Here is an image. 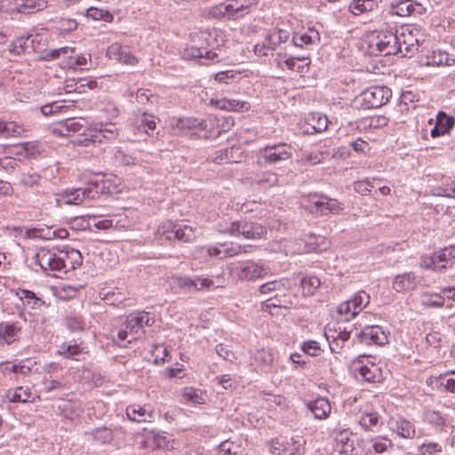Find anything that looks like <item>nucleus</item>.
I'll return each instance as SVG.
<instances>
[{
    "instance_id": "4d7b16f0",
    "label": "nucleus",
    "mask_w": 455,
    "mask_h": 455,
    "mask_svg": "<svg viewBox=\"0 0 455 455\" xmlns=\"http://www.w3.org/2000/svg\"><path fill=\"white\" fill-rule=\"evenodd\" d=\"M243 2H248V0H235L229 4H222L221 8H223L224 11H221V12L232 18L241 17L243 15Z\"/></svg>"
},
{
    "instance_id": "412c9836",
    "label": "nucleus",
    "mask_w": 455,
    "mask_h": 455,
    "mask_svg": "<svg viewBox=\"0 0 455 455\" xmlns=\"http://www.w3.org/2000/svg\"><path fill=\"white\" fill-rule=\"evenodd\" d=\"M206 122L208 128L205 130L204 136L207 138L218 137L222 132H228L235 124L234 118L231 116H210Z\"/></svg>"
},
{
    "instance_id": "bf43d9fd",
    "label": "nucleus",
    "mask_w": 455,
    "mask_h": 455,
    "mask_svg": "<svg viewBox=\"0 0 455 455\" xmlns=\"http://www.w3.org/2000/svg\"><path fill=\"white\" fill-rule=\"evenodd\" d=\"M44 391L51 393L57 390H62L67 387V384L60 379H55L52 376L44 375L42 380Z\"/></svg>"
},
{
    "instance_id": "69168bd1",
    "label": "nucleus",
    "mask_w": 455,
    "mask_h": 455,
    "mask_svg": "<svg viewBox=\"0 0 455 455\" xmlns=\"http://www.w3.org/2000/svg\"><path fill=\"white\" fill-rule=\"evenodd\" d=\"M136 100L139 104H156L158 96L148 89H139L136 92Z\"/></svg>"
},
{
    "instance_id": "cd10ccee",
    "label": "nucleus",
    "mask_w": 455,
    "mask_h": 455,
    "mask_svg": "<svg viewBox=\"0 0 455 455\" xmlns=\"http://www.w3.org/2000/svg\"><path fill=\"white\" fill-rule=\"evenodd\" d=\"M21 325L19 322L0 323V344L11 345L19 339Z\"/></svg>"
},
{
    "instance_id": "f257e3e1",
    "label": "nucleus",
    "mask_w": 455,
    "mask_h": 455,
    "mask_svg": "<svg viewBox=\"0 0 455 455\" xmlns=\"http://www.w3.org/2000/svg\"><path fill=\"white\" fill-rule=\"evenodd\" d=\"M35 263L48 275L59 277L82 265L83 257L76 249H67L59 251L41 248L35 255Z\"/></svg>"
},
{
    "instance_id": "7c9ffc66",
    "label": "nucleus",
    "mask_w": 455,
    "mask_h": 455,
    "mask_svg": "<svg viewBox=\"0 0 455 455\" xmlns=\"http://www.w3.org/2000/svg\"><path fill=\"white\" fill-rule=\"evenodd\" d=\"M307 408L317 419H325L331 411L329 400L325 397H318L307 403Z\"/></svg>"
},
{
    "instance_id": "052dcab7",
    "label": "nucleus",
    "mask_w": 455,
    "mask_h": 455,
    "mask_svg": "<svg viewBox=\"0 0 455 455\" xmlns=\"http://www.w3.org/2000/svg\"><path fill=\"white\" fill-rule=\"evenodd\" d=\"M179 126L181 129H199L200 131H204L205 132V130L208 128V123L206 120H198L196 118H184L180 119L179 121Z\"/></svg>"
},
{
    "instance_id": "423d86ee",
    "label": "nucleus",
    "mask_w": 455,
    "mask_h": 455,
    "mask_svg": "<svg viewBox=\"0 0 455 455\" xmlns=\"http://www.w3.org/2000/svg\"><path fill=\"white\" fill-rule=\"evenodd\" d=\"M228 269L234 279L240 281H252L267 276L270 273L268 266L252 260L232 262Z\"/></svg>"
},
{
    "instance_id": "c85d7f7f",
    "label": "nucleus",
    "mask_w": 455,
    "mask_h": 455,
    "mask_svg": "<svg viewBox=\"0 0 455 455\" xmlns=\"http://www.w3.org/2000/svg\"><path fill=\"white\" fill-rule=\"evenodd\" d=\"M107 55L110 60H116L126 65H135L138 59L127 52L118 44H111L107 51Z\"/></svg>"
},
{
    "instance_id": "5701e85b",
    "label": "nucleus",
    "mask_w": 455,
    "mask_h": 455,
    "mask_svg": "<svg viewBox=\"0 0 455 455\" xmlns=\"http://www.w3.org/2000/svg\"><path fill=\"white\" fill-rule=\"evenodd\" d=\"M356 335L365 344L383 345L387 342V334L379 325H365Z\"/></svg>"
},
{
    "instance_id": "c9c22d12",
    "label": "nucleus",
    "mask_w": 455,
    "mask_h": 455,
    "mask_svg": "<svg viewBox=\"0 0 455 455\" xmlns=\"http://www.w3.org/2000/svg\"><path fill=\"white\" fill-rule=\"evenodd\" d=\"M47 0H16V8L20 12L34 13L45 9Z\"/></svg>"
},
{
    "instance_id": "20e7f679",
    "label": "nucleus",
    "mask_w": 455,
    "mask_h": 455,
    "mask_svg": "<svg viewBox=\"0 0 455 455\" xmlns=\"http://www.w3.org/2000/svg\"><path fill=\"white\" fill-rule=\"evenodd\" d=\"M397 36L393 30H380L370 36L363 44L365 52L371 56L399 54Z\"/></svg>"
},
{
    "instance_id": "864d4df0",
    "label": "nucleus",
    "mask_w": 455,
    "mask_h": 455,
    "mask_svg": "<svg viewBox=\"0 0 455 455\" xmlns=\"http://www.w3.org/2000/svg\"><path fill=\"white\" fill-rule=\"evenodd\" d=\"M7 397L12 403H28L32 398V393L28 387H19L14 391H9Z\"/></svg>"
},
{
    "instance_id": "13d9d810",
    "label": "nucleus",
    "mask_w": 455,
    "mask_h": 455,
    "mask_svg": "<svg viewBox=\"0 0 455 455\" xmlns=\"http://www.w3.org/2000/svg\"><path fill=\"white\" fill-rule=\"evenodd\" d=\"M149 437L152 438L155 448L157 449H170L172 446L170 445V439L168 434L165 432H160L156 430H151L149 432Z\"/></svg>"
},
{
    "instance_id": "bb28decb",
    "label": "nucleus",
    "mask_w": 455,
    "mask_h": 455,
    "mask_svg": "<svg viewBox=\"0 0 455 455\" xmlns=\"http://www.w3.org/2000/svg\"><path fill=\"white\" fill-rule=\"evenodd\" d=\"M127 418L135 422H152L155 419L154 410L150 406L131 404L126 408Z\"/></svg>"
},
{
    "instance_id": "49530a36",
    "label": "nucleus",
    "mask_w": 455,
    "mask_h": 455,
    "mask_svg": "<svg viewBox=\"0 0 455 455\" xmlns=\"http://www.w3.org/2000/svg\"><path fill=\"white\" fill-rule=\"evenodd\" d=\"M87 435H92V439L100 444H109L114 439L113 430L107 427H96Z\"/></svg>"
},
{
    "instance_id": "58836bf2",
    "label": "nucleus",
    "mask_w": 455,
    "mask_h": 455,
    "mask_svg": "<svg viewBox=\"0 0 455 455\" xmlns=\"http://www.w3.org/2000/svg\"><path fill=\"white\" fill-rule=\"evenodd\" d=\"M206 395L201 389L186 387L181 390V401L185 403L203 404Z\"/></svg>"
},
{
    "instance_id": "9b49d317",
    "label": "nucleus",
    "mask_w": 455,
    "mask_h": 455,
    "mask_svg": "<svg viewBox=\"0 0 455 455\" xmlns=\"http://www.w3.org/2000/svg\"><path fill=\"white\" fill-rule=\"evenodd\" d=\"M169 284L172 289H184L187 291H199L202 290H209L214 287L213 281L207 276H194L192 278L187 276L173 275L169 279Z\"/></svg>"
},
{
    "instance_id": "6e6552de",
    "label": "nucleus",
    "mask_w": 455,
    "mask_h": 455,
    "mask_svg": "<svg viewBox=\"0 0 455 455\" xmlns=\"http://www.w3.org/2000/svg\"><path fill=\"white\" fill-rule=\"evenodd\" d=\"M392 92L386 86H372L364 90L357 98L360 107L365 109L377 108L388 102Z\"/></svg>"
},
{
    "instance_id": "f3484780",
    "label": "nucleus",
    "mask_w": 455,
    "mask_h": 455,
    "mask_svg": "<svg viewBox=\"0 0 455 455\" xmlns=\"http://www.w3.org/2000/svg\"><path fill=\"white\" fill-rule=\"evenodd\" d=\"M159 232H161L163 235H165L168 240L174 237L184 243L192 242L196 237L195 230L187 224H173L169 222L163 225Z\"/></svg>"
},
{
    "instance_id": "3c124183",
    "label": "nucleus",
    "mask_w": 455,
    "mask_h": 455,
    "mask_svg": "<svg viewBox=\"0 0 455 455\" xmlns=\"http://www.w3.org/2000/svg\"><path fill=\"white\" fill-rule=\"evenodd\" d=\"M135 124L139 130H142L146 133H149L150 131H154L156 129V117L147 112H143L137 116Z\"/></svg>"
},
{
    "instance_id": "37998d69",
    "label": "nucleus",
    "mask_w": 455,
    "mask_h": 455,
    "mask_svg": "<svg viewBox=\"0 0 455 455\" xmlns=\"http://www.w3.org/2000/svg\"><path fill=\"white\" fill-rule=\"evenodd\" d=\"M234 151H239V147L232 146L229 148L220 149L215 152L212 162L218 164L240 162L239 156H229V153H233Z\"/></svg>"
},
{
    "instance_id": "e2e57ef3",
    "label": "nucleus",
    "mask_w": 455,
    "mask_h": 455,
    "mask_svg": "<svg viewBox=\"0 0 455 455\" xmlns=\"http://www.w3.org/2000/svg\"><path fill=\"white\" fill-rule=\"evenodd\" d=\"M81 353L82 349L76 344L63 343L58 350L59 355L64 356L65 358L73 360H78L76 356H78Z\"/></svg>"
},
{
    "instance_id": "f03ea898",
    "label": "nucleus",
    "mask_w": 455,
    "mask_h": 455,
    "mask_svg": "<svg viewBox=\"0 0 455 455\" xmlns=\"http://www.w3.org/2000/svg\"><path fill=\"white\" fill-rule=\"evenodd\" d=\"M224 44L222 31L213 29L203 31L197 36V40L193 39V44L183 50L182 57L186 60L204 59V64L219 61V55L213 50Z\"/></svg>"
},
{
    "instance_id": "f8f14e48",
    "label": "nucleus",
    "mask_w": 455,
    "mask_h": 455,
    "mask_svg": "<svg viewBox=\"0 0 455 455\" xmlns=\"http://www.w3.org/2000/svg\"><path fill=\"white\" fill-rule=\"evenodd\" d=\"M370 303V295L364 291H359L354 296L342 303L337 308L345 320L349 321L359 314Z\"/></svg>"
},
{
    "instance_id": "1a4fd4ad",
    "label": "nucleus",
    "mask_w": 455,
    "mask_h": 455,
    "mask_svg": "<svg viewBox=\"0 0 455 455\" xmlns=\"http://www.w3.org/2000/svg\"><path fill=\"white\" fill-rule=\"evenodd\" d=\"M84 139L77 143L81 146L87 147L90 144L102 143L104 140H113L118 136V129L114 124L97 125L95 128L88 129L83 132Z\"/></svg>"
},
{
    "instance_id": "09e8293b",
    "label": "nucleus",
    "mask_w": 455,
    "mask_h": 455,
    "mask_svg": "<svg viewBox=\"0 0 455 455\" xmlns=\"http://www.w3.org/2000/svg\"><path fill=\"white\" fill-rule=\"evenodd\" d=\"M320 285L321 281L315 275L304 276L300 281L303 296H313Z\"/></svg>"
},
{
    "instance_id": "2f4dec72",
    "label": "nucleus",
    "mask_w": 455,
    "mask_h": 455,
    "mask_svg": "<svg viewBox=\"0 0 455 455\" xmlns=\"http://www.w3.org/2000/svg\"><path fill=\"white\" fill-rule=\"evenodd\" d=\"M35 38L32 36H20L14 40L9 46L10 52L15 56L29 52L36 51L34 46Z\"/></svg>"
},
{
    "instance_id": "393cba45",
    "label": "nucleus",
    "mask_w": 455,
    "mask_h": 455,
    "mask_svg": "<svg viewBox=\"0 0 455 455\" xmlns=\"http://www.w3.org/2000/svg\"><path fill=\"white\" fill-rule=\"evenodd\" d=\"M420 282V276L414 272H405L395 276L392 288L397 292H406L415 290Z\"/></svg>"
},
{
    "instance_id": "0eeeda50",
    "label": "nucleus",
    "mask_w": 455,
    "mask_h": 455,
    "mask_svg": "<svg viewBox=\"0 0 455 455\" xmlns=\"http://www.w3.org/2000/svg\"><path fill=\"white\" fill-rule=\"evenodd\" d=\"M397 46L401 57H411L419 51V42L423 36L418 28L403 26L395 29Z\"/></svg>"
},
{
    "instance_id": "a211bd4d",
    "label": "nucleus",
    "mask_w": 455,
    "mask_h": 455,
    "mask_svg": "<svg viewBox=\"0 0 455 455\" xmlns=\"http://www.w3.org/2000/svg\"><path fill=\"white\" fill-rule=\"evenodd\" d=\"M387 427L403 439H413L417 434L414 423L403 416L391 417L387 421Z\"/></svg>"
},
{
    "instance_id": "680f3d73",
    "label": "nucleus",
    "mask_w": 455,
    "mask_h": 455,
    "mask_svg": "<svg viewBox=\"0 0 455 455\" xmlns=\"http://www.w3.org/2000/svg\"><path fill=\"white\" fill-rule=\"evenodd\" d=\"M437 381L444 390L455 394V371H446L439 375Z\"/></svg>"
},
{
    "instance_id": "e433bc0d",
    "label": "nucleus",
    "mask_w": 455,
    "mask_h": 455,
    "mask_svg": "<svg viewBox=\"0 0 455 455\" xmlns=\"http://www.w3.org/2000/svg\"><path fill=\"white\" fill-rule=\"evenodd\" d=\"M251 181L262 189H267L278 183V176L274 172H263L251 177Z\"/></svg>"
},
{
    "instance_id": "a18cd8bd",
    "label": "nucleus",
    "mask_w": 455,
    "mask_h": 455,
    "mask_svg": "<svg viewBox=\"0 0 455 455\" xmlns=\"http://www.w3.org/2000/svg\"><path fill=\"white\" fill-rule=\"evenodd\" d=\"M26 130L15 122L0 120V134L5 137H22Z\"/></svg>"
},
{
    "instance_id": "72a5a7b5",
    "label": "nucleus",
    "mask_w": 455,
    "mask_h": 455,
    "mask_svg": "<svg viewBox=\"0 0 455 455\" xmlns=\"http://www.w3.org/2000/svg\"><path fill=\"white\" fill-rule=\"evenodd\" d=\"M290 37L289 31L282 28H272L268 30L265 36V41L267 43V47L275 50L278 45L287 42Z\"/></svg>"
},
{
    "instance_id": "a878e982",
    "label": "nucleus",
    "mask_w": 455,
    "mask_h": 455,
    "mask_svg": "<svg viewBox=\"0 0 455 455\" xmlns=\"http://www.w3.org/2000/svg\"><path fill=\"white\" fill-rule=\"evenodd\" d=\"M455 125V118L443 111H439L435 116V126L430 131L432 138L450 134Z\"/></svg>"
},
{
    "instance_id": "aec40b11",
    "label": "nucleus",
    "mask_w": 455,
    "mask_h": 455,
    "mask_svg": "<svg viewBox=\"0 0 455 455\" xmlns=\"http://www.w3.org/2000/svg\"><path fill=\"white\" fill-rule=\"evenodd\" d=\"M289 290V282L286 279H279L267 282L259 286V292L262 296L268 297L267 307H277L275 303H268L271 299H277L278 292H284Z\"/></svg>"
},
{
    "instance_id": "8fccbe9b",
    "label": "nucleus",
    "mask_w": 455,
    "mask_h": 455,
    "mask_svg": "<svg viewBox=\"0 0 455 455\" xmlns=\"http://www.w3.org/2000/svg\"><path fill=\"white\" fill-rule=\"evenodd\" d=\"M377 6L375 0H353L349 5V10L354 15H360L374 10Z\"/></svg>"
},
{
    "instance_id": "c756f323",
    "label": "nucleus",
    "mask_w": 455,
    "mask_h": 455,
    "mask_svg": "<svg viewBox=\"0 0 455 455\" xmlns=\"http://www.w3.org/2000/svg\"><path fill=\"white\" fill-rule=\"evenodd\" d=\"M210 104L216 108L226 111H247L250 109L251 105L248 101L231 100V99H212Z\"/></svg>"
},
{
    "instance_id": "6ab92c4d",
    "label": "nucleus",
    "mask_w": 455,
    "mask_h": 455,
    "mask_svg": "<svg viewBox=\"0 0 455 455\" xmlns=\"http://www.w3.org/2000/svg\"><path fill=\"white\" fill-rule=\"evenodd\" d=\"M390 12L400 17H417L426 12V8L413 0H399L390 6Z\"/></svg>"
},
{
    "instance_id": "5fc2aeb1",
    "label": "nucleus",
    "mask_w": 455,
    "mask_h": 455,
    "mask_svg": "<svg viewBox=\"0 0 455 455\" xmlns=\"http://www.w3.org/2000/svg\"><path fill=\"white\" fill-rule=\"evenodd\" d=\"M455 60L445 52H434L428 58L427 64L432 66H451Z\"/></svg>"
},
{
    "instance_id": "603ef678",
    "label": "nucleus",
    "mask_w": 455,
    "mask_h": 455,
    "mask_svg": "<svg viewBox=\"0 0 455 455\" xmlns=\"http://www.w3.org/2000/svg\"><path fill=\"white\" fill-rule=\"evenodd\" d=\"M74 107L73 104H66L65 101L58 100L49 104H45L41 108V111L44 116H51L57 113H67L68 110Z\"/></svg>"
},
{
    "instance_id": "b1692460",
    "label": "nucleus",
    "mask_w": 455,
    "mask_h": 455,
    "mask_svg": "<svg viewBox=\"0 0 455 455\" xmlns=\"http://www.w3.org/2000/svg\"><path fill=\"white\" fill-rule=\"evenodd\" d=\"M277 67L283 69L287 68L298 73H306L310 61L307 57H289L286 54L278 53L275 59Z\"/></svg>"
},
{
    "instance_id": "4be33fe9",
    "label": "nucleus",
    "mask_w": 455,
    "mask_h": 455,
    "mask_svg": "<svg viewBox=\"0 0 455 455\" xmlns=\"http://www.w3.org/2000/svg\"><path fill=\"white\" fill-rule=\"evenodd\" d=\"M86 121L83 118L76 119L68 117L58 123L52 127V134L59 137H68L84 130Z\"/></svg>"
},
{
    "instance_id": "4468645a",
    "label": "nucleus",
    "mask_w": 455,
    "mask_h": 455,
    "mask_svg": "<svg viewBox=\"0 0 455 455\" xmlns=\"http://www.w3.org/2000/svg\"><path fill=\"white\" fill-rule=\"evenodd\" d=\"M259 153L267 164H276L292 156V147L287 143L268 144L260 148Z\"/></svg>"
},
{
    "instance_id": "f704fd0d",
    "label": "nucleus",
    "mask_w": 455,
    "mask_h": 455,
    "mask_svg": "<svg viewBox=\"0 0 455 455\" xmlns=\"http://www.w3.org/2000/svg\"><path fill=\"white\" fill-rule=\"evenodd\" d=\"M104 300L107 304L122 307H131L133 304L132 299L127 298L126 293L119 289L107 292L104 296Z\"/></svg>"
},
{
    "instance_id": "79ce46f5",
    "label": "nucleus",
    "mask_w": 455,
    "mask_h": 455,
    "mask_svg": "<svg viewBox=\"0 0 455 455\" xmlns=\"http://www.w3.org/2000/svg\"><path fill=\"white\" fill-rule=\"evenodd\" d=\"M387 124L388 118L385 116H373L361 119L358 127L362 130H372L385 127Z\"/></svg>"
},
{
    "instance_id": "a19ab883",
    "label": "nucleus",
    "mask_w": 455,
    "mask_h": 455,
    "mask_svg": "<svg viewBox=\"0 0 455 455\" xmlns=\"http://www.w3.org/2000/svg\"><path fill=\"white\" fill-rule=\"evenodd\" d=\"M359 424L365 430L374 431L382 422L380 421V417L378 412L365 411L362 413Z\"/></svg>"
},
{
    "instance_id": "c03bdc74",
    "label": "nucleus",
    "mask_w": 455,
    "mask_h": 455,
    "mask_svg": "<svg viewBox=\"0 0 455 455\" xmlns=\"http://www.w3.org/2000/svg\"><path fill=\"white\" fill-rule=\"evenodd\" d=\"M113 164L118 166H132L138 163V159L123 150L122 148H115L111 157Z\"/></svg>"
},
{
    "instance_id": "774afa93",
    "label": "nucleus",
    "mask_w": 455,
    "mask_h": 455,
    "mask_svg": "<svg viewBox=\"0 0 455 455\" xmlns=\"http://www.w3.org/2000/svg\"><path fill=\"white\" fill-rule=\"evenodd\" d=\"M419 455H437L442 452V445L438 443L429 442L425 443L418 448Z\"/></svg>"
},
{
    "instance_id": "7ed1b4c3",
    "label": "nucleus",
    "mask_w": 455,
    "mask_h": 455,
    "mask_svg": "<svg viewBox=\"0 0 455 455\" xmlns=\"http://www.w3.org/2000/svg\"><path fill=\"white\" fill-rule=\"evenodd\" d=\"M155 319L149 313L140 311L130 314L124 322V328L117 332V342L121 347H127L143 333L145 326H151Z\"/></svg>"
},
{
    "instance_id": "2eb2a0df",
    "label": "nucleus",
    "mask_w": 455,
    "mask_h": 455,
    "mask_svg": "<svg viewBox=\"0 0 455 455\" xmlns=\"http://www.w3.org/2000/svg\"><path fill=\"white\" fill-rule=\"evenodd\" d=\"M228 232L235 236H243L246 239H257L260 238L266 233V228L257 223L240 220L232 222Z\"/></svg>"
},
{
    "instance_id": "dca6fc26",
    "label": "nucleus",
    "mask_w": 455,
    "mask_h": 455,
    "mask_svg": "<svg viewBox=\"0 0 455 455\" xmlns=\"http://www.w3.org/2000/svg\"><path fill=\"white\" fill-rule=\"evenodd\" d=\"M308 202L309 205L307 207L321 215L337 214L342 210L338 200L324 196H310Z\"/></svg>"
},
{
    "instance_id": "de8ad7c7",
    "label": "nucleus",
    "mask_w": 455,
    "mask_h": 455,
    "mask_svg": "<svg viewBox=\"0 0 455 455\" xmlns=\"http://www.w3.org/2000/svg\"><path fill=\"white\" fill-rule=\"evenodd\" d=\"M358 375L365 381L377 382L380 379V370L374 363L371 365H362L358 369Z\"/></svg>"
},
{
    "instance_id": "338daca9",
    "label": "nucleus",
    "mask_w": 455,
    "mask_h": 455,
    "mask_svg": "<svg viewBox=\"0 0 455 455\" xmlns=\"http://www.w3.org/2000/svg\"><path fill=\"white\" fill-rule=\"evenodd\" d=\"M219 451L220 455H239L241 447L234 442L226 440L220 444Z\"/></svg>"
},
{
    "instance_id": "4c0bfd02",
    "label": "nucleus",
    "mask_w": 455,
    "mask_h": 455,
    "mask_svg": "<svg viewBox=\"0 0 455 455\" xmlns=\"http://www.w3.org/2000/svg\"><path fill=\"white\" fill-rule=\"evenodd\" d=\"M16 295L24 304L30 307L32 309H38L45 305V302L32 291L19 289L16 291Z\"/></svg>"
},
{
    "instance_id": "9d476101",
    "label": "nucleus",
    "mask_w": 455,
    "mask_h": 455,
    "mask_svg": "<svg viewBox=\"0 0 455 455\" xmlns=\"http://www.w3.org/2000/svg\"><path fill=\"white\" fill-rule=\"evenodd\" d=\"M305 442L299 437L288 438L286 436H279L268 442L267 446L269 451L273 455H301L303 453Z\"/></svg>"
},
{
    "instance_id": "0e129e2a",
    "label": "nucleus",
    "mask_w": 455,
    "mask_h": 455,
    "mask_svg": "<svg viewBox=\"0 0 455 455\" xmlns=\"http://www.w3.org/2000/svg\"><path fill=\"white\" fill-rule=\"evenodd\" d=\"M425 420L435 428H443L446 423L443 416L436 411H427L425 413Z\"/></svg>"
},
{
    "instance_id": "39448f33",
    "label": "nucleus",
    "mask_w": 455,
    "mask_h": 455,
    "mask_svg": "<svg viewBox=\"0 0 455 455\" xmlns=\"http://www.w3.org/2000/svg\"><path fill=\"white\" fill-rule=\"evenodd\" d=\"M102 181L90 182L84 188L66 189L59 196V202L65 204L78 205L87 200H93L104 193Z\"/></svg>"
},
{
    "instance_id": "ddd939ff",
    "label": "nucleus",
    "mask_w": 455,
    "mask_h": 455,
    "mask_svg": "<svg viewBox=\"0 0 455 455\" xmlns=\"http://www.w3.org/2000/svg\"><path fill=\"white\" fill-rule=\"evenodd\" d=\"M242 251L240 245L228 244L227 243H218L216 245H207L199 247L196 250L197 257L204 259H223L238 255Z\"/></svg>"
},
{
    "instance_id": "473e14b6",
    "label": "nucleus",
    "mask_w": 455,
    "mask_h": 455,
    "mask_svg": "<svg viewBox=\"0 0 455 455\" xmlns=\"http://www.w3.org/2000/svg\"><path fill=\"white\" fill-rule=\"evenodd\" d=\"M393 447V442L387 437L377 436L366 441L364 448L368 455L372 452L383 453L388 448Z\"/></svg>"
},
{
    "instance_id": "6e6d98bb",
    "label": "nucleus",
    "mask_w": 455,
    "mask_h": 455,
    "mask_svg": "<svg viewBox=\"0 0 455 455\" xmlns=\"http://www.w3.org/2000/svg\"><path fill=\"white\" fill-rule=\"evenodd\" d=\"M17 148L24 151L27 158H35L43 150V146L38 141H28L17 145Z\"/></svg>"
},
{
    "instance_id": "ea45409f",
    "label": "nucleus",
    "mask_w": 455,
    "mask_h": 455,
    "mask_svg": "<svg viewBox=\"0 0 455 455\" xmlns=\"http://www.w3.org/2000/svg\"><path fill=\"white\" fill-rule=\"evenodd\" d=\"M320 40L319 33L314 28H308L304 33H296L292 37V43L295 46L312 44Z\"/></svg>"
}]
</instances>
